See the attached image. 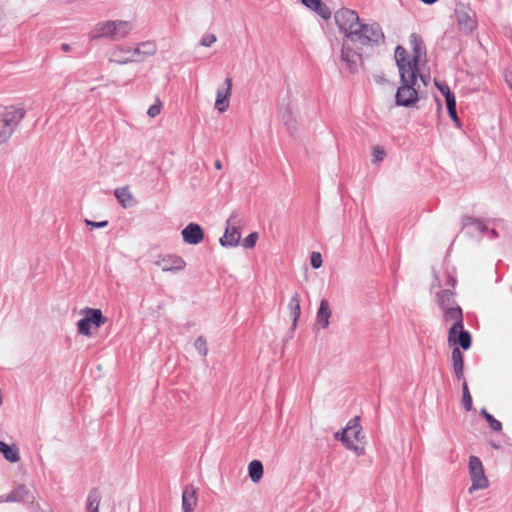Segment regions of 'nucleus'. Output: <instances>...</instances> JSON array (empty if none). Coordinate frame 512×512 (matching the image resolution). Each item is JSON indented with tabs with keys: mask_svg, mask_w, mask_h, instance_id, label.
<instances>
[{
	"mask_svg": "<svg viewBox=\"0 0 512 512\" xmlns=\"http://www.w3.org/2000/svg\"><path fill=\"white\" fill-rule=\"evenodd\" d=\"M334 19L339 31L344 34L341 59L346 63L347 68L354 72L362 61L359 49L351 47L353 36L356 35V30L359 28L360 18L354 10L341 8L335 12Z\"/></svg>",
	"mask_w": 512,
	"mask_h": 512,
	"instance_id": "1",
	"label": "nucleus"
},
{
	"mask_svg": "<svg viewBox=\"0 0 512 512\" xmlns=\"http://www.w3.org/2000/svg\"><path fill=\"white\" fill-rule=\"evenodd\" d=\"M443 319L445 323H452L448 330L449 345H459L462 349L467 350L471 346V336L468 331L464 330L462 309L456 304L444 307Z\"/></svg>",
	"mask_w": 512,
	"mask_h": 512,
	"instance_id": "2",
	"label": "nucleus"
},
{
	"mask_svg": "<svg viewBox=\"0 0 512 512\" xmlns=\"http://www.w3.org/2000/svg\"><path fill=\"white\" fill-rule=\"evenodd\" d=\"M410 45L412 47V55H409L405 48L397 46L395 49V60L397 67L409 64L410 70L419 72V65L426 62V47L423 39L418 34H411Z\"/></svg>",
	"mask_w": 512,
	"mask_h": 512,
	"instance_id": "3",
	"label": "nucleus"
},
{
	"mask_svg": "<svg viewBox=\"0 0 512 512\" xmlns=\"http://www.w3.org/2000/svg\"><path fill=\"white\" fill-rule=\"evenodd\" d=\"M399 69L401 85L396 93V102L401 106H410L418 100V92L415 88L419 72L410 70L409 64L401 65Z\"/></svg>",
	"mask_w": 512,
	"mask_h": 512,
	"instance_id": "4",
	"label": "nucleus"
},
{
	"mask_svg": "<svg viewBox=\"0 0 512 512\" xmlns=\"http://www.w3.org/2000/svg\"><path fill=\"white\" fill-rule=\"evenodd\" d=\"M133 25L127 20H107L97 23L90 32L92 39L106 38L117 41L127 37Z\"/></svg>",
	"mask_w": 512,
	"mask_h": 512,
	"instance_id": "5",
	"label": "nucleus"
},
{
	"mask_svg": "<svg viewBox=\"0 0 512 512\" xmlns=\"http://www.w3.org/2000/svg\"><path fill=\"white\" fill-rule=\"evenodd\" d=\"M340 440L347 449L354 451L357 455L364 453L365 436L360 425V417L351 419L342 430Z\"/></svg>",
	"mask_w": 512,
	"mask_h": 512,
	"instance_id": "6",
	"label": "nucleus"
},
{
	"mask_svg": "<svg viewBox=\"0 0 512 512\" xmlns=\"http://www.w3.org/2000/svg\"><path fill=\"white\" fill-rule=\"evenodd\" d=\"M356 35L353 36V40L351 42V47L354 49L361 48V46H369L373 44H378L379 42L384 40V33L377 23L370 24H359V28L356 30ZM361 53V51H359Z\"/></svg>",
	"mask_w": 512,
	"mask_h": 512,
	"instance_id": "7",
	"label": "nucleus"
},
{
	"mask_svg": "<svg viewBox=\"0 0 512 512\" xmlns=\"http://www.w3.org/2000/svg\"><path fill=\"white\" fill-rule=\"evenodd\" d=\"M23 116L21 109L13 106L0 107V145L7 142Z\"/></svg>",
	"mask_w": 512,
	"mask_h": 512,
	"instance_id": "8",
	"label": "nucleus"
},
{
	"mask_svg": "<svg viewBox=\"0 0 512 512\" xmlns=\"http://www.w3.org/2000/svg\"><path fill=\"white\" fill-rule=\"evenodd\" d=\"M157 51L155 42L146 41L140 43L135 48H127V53L130 54L126 57H119L115 59V62L120 64H127L131 62H142L147 58L153 56Z\"/></svg>",
	"mask_w": 512,
	"mask_h": 512,
	"instance_id": "9",
	"label": "nucleus"
},
{
	"mask_svg": "<svg viewBox=\"0 0 512 512\" xmlns=\"http://www.w3.org/2000/svg\"><path fill=\"white\" fill-rule=\"evenodd\" d=\"M469 476L472 482L469 488L470 493L488 487L489 481L485 475L483 464L476 456H470L469 458Z\"/></svg>",
	"mask_w": 512,
	"mask_h": 512,
	"instance_id": "10",
	"label": "nucleus"
},
{
	"mask_svg": "<svg viewBox=\"0 0 512 512\" xmlns=\"http://www.w3.org/2000/svg\"><path fill=\"white\" fill-rule=\"evenodd\" d=\"M455 16L458 28L464 34H472L477 29L476 13L467 6L461 5L456 8Z\"/></svg>",
	"mask_w": 512,
	"mask_h": 512,
	"instance_id": "11",
	"label": "nucleus"
},
{
	"mask_svg": "<svg viewBox=\"0 0 512 512\" xmlns=\"http://www.w3.org/2000/svg\"><path fill=\"white\" fill-rule=\"evenodd\" d=\"M87 316L77 323L78 332L85 336L91 335V327L99 328L105 323V318L99 309H87Z\"/></svg>",
	"mask_w": 512,
	"mask_h": 512,
	"instance_id": "12",
	"label": "nucleus"
},
{
	"mask_svg": "<svg viewBox=\"0 0 512 512\" xmlns=\"http://www.w3.org/2000/svg\"><path fill=\"white\" fill-rule=\"evenodd\" d=\"M155 265L163 272H178L184 270L187 264L186 261L178 255L164 254L158 256Z\"/></svg>",
	"mask_w": 512,
	"mask_h": 512,
	"instance_id": "13",
	"label": "nucleus"
},
{
	"mask_svg": "<svg viewBox=\"0 0 512 512\" xmlns=\"http://www.w3.org/2000/svg\"><path fill=\"white\" fill-rule=\"evenodd\" d=\"M232 94V78L227 77L222 87L218 88L215 108L220 112H225L229 107V99Z\"/></svg>",
	"mask_w": 512,
	"mask_h": 512,
	"instance_id": "14",
	"label": "nucleus"
},
{
	"mask_svg": "<svg viewBox=\"0 0 512 512\" xmlns=\"http://www.w3.org/2000/svg\"><path fill=\"white\" fill-rule=\"evenodd\" d=\"M183 240L185 243L190 245L199 244L203 238L204 233L200 225L195 223L188 224L181 232Z\"/></svg>",
	"mask_w": 512,
	"mask_h": 512,
	"instance_id": "15",
	"label": "nucleus"
},
{
	"mask_svg": "<svg viewBox=\"0 0 512 512\" xmlns=\"http://www.w3.org/2000/svg\"><path fill=\"white\" fill-rule=\"evenodd\" d=\"M198 503L197 488L190 484L184 487L182 493L183 512H192Z\"/></svg>",
	"mask_w": 512,
	"mask_h": 512,
	"instance_id": "16",
	"label": "nucleus"
},
{
	"mask_svg": "<svg viewBox=\"0 0 512 512\" xmlns=\"http://www.w3.org/2000/svg\"><path fill=\"white\" fill-rule=\"evenodd\" d=\"M301 296L298 292H295L287 305L288 314L292 318V330L297 328L298 320L301 314Z\"/></svg>",
	"mask_w": 512,
	"mask_h": 512,
	"instance_id": "17",
	"label": "nucleus"
},
{
	"mask_svg": "<svg viewBox=\"0 0 512 512\" xmlns=\"http://www.w3.org/2000/svg\"><path fill=\"white\" fill-rule=\"evenodd\" d=\"M331 314L328 300L322 299L316 316V324L322 329L327 328Z\"/></svg>",
	"mask_w": 512,
	"mask_h": 512,
	"instance_id": "18",
	"label": "nucleus"
},
{
	"mask_svg": "<svg viewBox=\"0 0 512 512\" xmlns=\"http://www.w3.org/2000/svg\"><path fill=\"white\" fill-rule=\"evenodd\" d=\"M302 3L309 9L315 11L323 19L331 17V10L320 0H302Z\"/></svg>",
	"mask_w": 512,
	"mask_h": 512,
	"instance_id": "19",
	"label": "nucleus"
},
{
	"mask_svg": "<svg viewBox=\"0 0 512 512\" xmlns=\"http://www.w3.org/2000/svg\"><path fill=\"white\" fill-rule=\"evenodd\" d=\"M114 194L123 208L132 207L136 203V200L128 186L116 189Z\"/></svg>",
	"mask_w": 512,
	"mask_h": 512,
	"instance_id": "20",
	"label": "nucleus"
},
{
	"mask_svg": "<svg viewBox=\"0 0 512 512\" xmlns=\"http://www.w3.org/2000/svg\"><path fill=\"white\" fill-rule=\"evenodd\" d=\"M240 232L234 226H228L225 230V233L222 238H220V243L222 246H236L240 240Z\"/></svg>",
	"mask_w": 512,
	"mask_h": 512,
	"instance_id": "21",
	"label": "nucleus"
},
{
	"mask_svg": "<svg viewBox=\"0 0 512 512\" xmlns=\"http://www.w3.org/2000/svg\"><path fill=\"white\" fill-rule=\"evenodd\" d=\"M452 364L455 376L462 379L464 375V357L458 347H455L452 351Z\"/></svg>",
	"mask_w": 512,
	"mask_h": 512,
	"instance_id": "22",
	"label": "nucleus"
},
{
	"mask_svg": "<svg viewBox=\"0 0 512 512\" xmlns=\"http://www.w3.org/2000/svg\"><path fill=\"white\" fill-rule=\"evenodd\" d=\"M0 453L9 462L15 463L20 460L19 449L15 445H8L0 441Z\"/></svg>",
	"mask_w": 512,
	"mask_h": 512,
	"instance_id": "23",
	"label": "nucleus"
},
{
	"mask_svg": "<svg viewBox=\"0 0 512 512\" xmlns=\"http://www.w3.org/2000/svg\"><path fill=\"white\" fill-rule=\"evenodd\" d=\"M248 473H249V477L252 480V482L258 483L262 479L263 473H264V468H263V464L261 463V461H259V460L251 461L248 465Z\"/></svg>",
	"mask_w": 512,
	"mask_h": 512,
	"instance_id": "24",
	"label": "nucleus"
},
{
	"mask_svg": "<svg viewBox=\"0 0 512 512\" xmlns=\"http://www.w3.org/2000/svg\"><path fill=\"white\" fill-rule=\"evenodd\" d=\"M30 498L29 490L21 485L14 489L9 495L8 500L10 501H27Z\"/></svg>",
	"mask_w": 512,
	"mask_h": 512,
	"instance_id": "25",
	"label": "nucleus"
},
{
	"mask_svg": "<svg viewBox=\"0 0 512 512\" xmlns=\"http://www.w3.org/2000/svg\"><path fill=\"white\" fill-rule=\"evenodd\" d=\"M101 496L97 489H93L87 498L88 512H98Z\"/></svg>",
	"mask_w": 512,
	"mask_h": 512,
	"instance_id": "26",
	"label": "nucleus"
},
{
	"mask_svg": "<svg viewBox=\"0 0 512 512\" xmlns=\"http://www.w3.org/2000/svg\"><path fill=\"white\" fill-rule=\"evenodd\" d=\"M446 105H447V109H448L450 117L455 122H458L459 119H458V116L456 113V99H455V95L450 90H447V93H446Z\"/></svg>",
	"mask_w": 512,
	"mask_h": 512,
	"instance_id": "27",
	"label": "nucleus"
},
{
	"mask_svg": "<svg viewBox=\"0 0 512 512\" xmlns=\"http://www.w3.org/2000/svg\"><path fill=\"white\" fill-rule=\"evenodd\" d=\"M453 296L454 295L450 290H443L437 294V301L441 309H444L445 306L449 307L453 305V303H455L453 300Z\"/></svg>",
	"mask_w": 512,
	"mask_h": 512,
	"instance_id": "28",
	"label": "nucleus"
},
{
	"mask_svg": "<svg viewBox=\"0 0 512 512\" xmlns=\"http://www.w3.org/2000/svg\"><path fill=\"white\" fill-rule=\"evenodd\" d=\"M462 403L466 411H470L472 409V396L470 394L468 384L466 381H463L462 383Z\"/></svg>",
	"mask_w": 512,
	"mask_h": 512,
	"instance_id": "29",
	"label": "nucleus"
},
{
	"mask_svg": "<svg viewBox=\"0 0 512 512\" xmlns=\"http://www.w3.org/2000/svg\"><path fill=\"white\" fill-rule=\"evenodd\" d=\"M481 414L484 416V418L487 420V422L489 423L491 429L495 430V431H501L502 429V424L500 421H498L497 419H495L490 413H488L485 409H482L481 411Z\"/></svg>",
	"mask_w": 512,
	"mask_h": 512,
	"instance_id": "30",
	"label": "nucleus"
},
{
	"mask_svg": "<svg viewBox=\"0 0 512 512\" xmlns=\"http://www.w3.org/2000/svg\"><path fill=\"white\" fill-rule=\"evenodd\" d=\"M195 349L199 352L200 355L206 357L208 354V346L207 341L204 337L199 336L194 342Z\"/></svg>",
	"mask_w": 512,
	"mask_h": 512,
	"instance_id": "31",
	"label": "nucleus"
},
{
	"mask_svg": "<svg viewBox=\"0 0 512 512\" xmlns=\"http://www.w3.org/2000/svg\"><path fill=\"white\" fill-rule=\"evenodd\" d=\"M162 102L160 100H157L155 104L149 107L147 114L151 118H155L161 113L162 110Z\"/></svg>",
	"mask_w": 512,
	"mask_h": 512,
	"instance_id": "32",
	"label": "nucleus"
},
{
	"mask_svg": "<svg viewBox=\"0 0 512 512\" xmlns=\"http://www.w3.org/2000/svg\"><path fill=\"white\" fill-rule=\"evenodd\" d=\"M372 156H373V162H380V161L384 160V158L386 156V152L382 147L375 146L372 150Z\"/></svg>",
	"mask_w": 512,
	"mask_h": 512,
	"instance_id": "33",
	"label": "nucleus"
},
{
	"mask_svg": "<svg viewBox=\"0 0 512 512\" xmlns=\"http://www.w3.org/2000/svg\"><path fill=\"white\" fill-rule=\"evenodd\" d=\"M258 234L256 232H253L249 234L242 242V245L245 248H253L257 242Z\"/></svg>",
	"mask_w": 512,
	"mask_h": 512,
	"instance_id": "34",
	"label": "nucleus"
},
{
	"mask_svg": "<svg viewBox=\"0 0 512 512\" xmlns=\"http://www.w3.org/2000/svg\"><path fill=\"white\" fill-rule=\"evenodd\" d=\"M322 256L319 252H312L311 254V265L313 268L318 269L322 266Z\"/></svg>",
	"mask_w": 512,
	"mask_h": 512,
	"instance_id": "35",
	"label": "nucleus"
},
{
	"mask_svg": "<svg viewBox=\"0 0 512 512\" xmlns=\"http://www.w3.org/2000/svg\"><path fill=\"white\" fill-rule=\"evenodd\" d=\"M216 40L217 38L214 34H205L202 37L200 44L204 47H210L212 44L216 42Z\"/></svg>",
	"mask_w": 512,
	"mask_h": 512,
	"instance_id": "36",
	"label": "nucleus"
},
{
	"mask_svg": "<svg viewBox=\"0 0 512 512\" xmlns=\"http://www.w3.org/2000/svg\"><path fill=\"white\" fill-rule=\"evenodd\" d=\"M128 55L129 54L127 53V48H123V47H117L111 53L113 61H115L116 58L126 57Z\"/></svg>",
	"mask_w": 512,
	"mask_h": 512,
	"instance_id": "37",
	"label": "nucleus"
},
{
	"mask_svg": "<svg viewBox=\"0 0 512 512\" xmlns=\"http://www.w3.org/2000/svg\"><path fill=\"white\" fill-rule=\"evenodd\" d=\"M85 222L88 226L95 227V228H102V227L107 226V224H108L107 221L94 222L91 220H86Z\"/></svg>",
	"mask_w": 512,
	"mask_h": 512,
	"instance_id": "38",
	"label": "nucleus"
},
{
	"mask_svg": "<svg viewBox=\"0 0 512 512\" xmlns=\"http://www.w3.org/2000/svg\"><path fill=\"white\" fill-rule=\"evenodd\" d=\"M506 80L508 82L509 87L512 89V70L507 73Z\"/></svg>",
	"mask_w": 512,
	"mask_h": 512,
	"instance_id": "39",
	"label": "nucleus"
},
{
	"mask_svg": "<svg viewBox=\"0 0 512 512\" xmlns=\"http://www.w3.org/2000/svg\"><path fill=\"white\" fill-rule=\"evenodd\" d=\"M214 166L217 170H221L222 169V162L218 159L215 161L214 163Z\"/></svg>",
	"mask_w": 512,
	"mask_h": 512,
	"instance_id": "40",
	"label": "nucleus"
},
{
	"mask_svg": "<svg viewBox=\"0 0 512 512\" xmlns=\"http://www.w3.org/2000/svg\"><path fill=\"white\" fill-rule=\"evenodd\" d=\"M440 91L442 92V94L446 97V93H447V90H450L449 87L445 86V87H439Z\"/></svg>",
	"mask_w": 512,
	"mask_h": 512,
	"instance_id": "41",
	"label": "nucleus"
},
{
	"mask_svg": "<svg viewBox=\"0 0 512 512\" xmlns=\"http://www.w3.org/2000/svg\"><path fill=\"white\" fill-rule=\"evenodd\" d=\"M423 3L425 4H434L435 2H437L438 0H421Z\"/></svg>",
	"mask_w": 512,
	"mask_h": 512,
	"instance_id": "42",
	"label": "nucleus"
},
{
	"mask_svg": "<svg viewBox=\"0 0 512 512\" xmlns=\"http://www.w3.org/2000/svg\"><path fill=\"white\" fill-rule=\"evenodd\" d=\"M339 434H340V433H339V432H337V433L335 434V438H337V439H338Z\"/></svg>",
	"mask_w": 512,
	"mask_h": 512,
	"instance_id": "43",
	"label": "nucleus"
}]
</instances>
